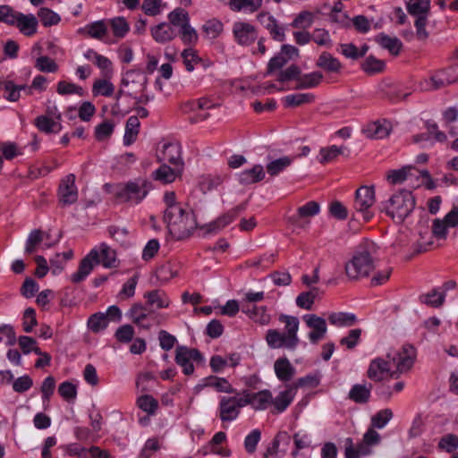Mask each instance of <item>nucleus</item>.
Returning <instances> with one entry per match:
<instances>
[{"label": "nucleus", "instance_id": "nucleus-1", "mask_svg": "<svg viewBox=\"0 0 458 458\" xmlns=\"http://www.w3.org/2000/svg\"><path fill=\"white\" fill-rule=\"evenodd\" d=\"M415 356L413 346L405 344L401 350L387 353L386 360L383 358L372 360L367 376L375 382H380L387 376L396 377L398 373L406 372L413 366Z\"/></svg>", "mask_w": 458, "mask_h": 458}, {"label": "nucleus", "instance_id": "nucleus-2", "mask_svg": "<svg viewBox=\"0 0 458 458\" xmlns=\"http://www.w3.org/2000/svg\"><path fill=\"white\" fill-rule=\"evenodd\" d=\"M101 264L106 268H114L119 266L116 251L106 242L94 247L81 260L78 270L71 276L73 284L84 281L93 271L94 267Z\"/></svg>", "mask_w": 458, "mask_h": 458}, {"label": "nucleus", "instance_id": "nucleus-3", "mask_svg": "<svg viewBox=\"0 0 458 458\" xmlns=\"http://www.w3.org/2000/svg\"><path fill=\"white\" fill-rule=\"evenodd\" d=\"M278 320L284 324V332L277 329H268L266 334V342L271 349H286L293 352L300 344L298 330L300 321L297 317L280 314Z\"/></svg>", "mask_w": 458, "mask_h": 458}, {"label": "nucleus", "instance_id": "nucleus-4", "mask_svg": "<svg viewBox=\"0 0 458 458\" xmlns=\"http://www.w3.org/2000/svg\"><path fill=\"white\" fill-rule=\"evenodd\" d=\"M171 209V212H164L163 216L169 235L175 241L190 237L198 225L193 211L186 205Z\"/></svg>", "mask_w": 458, "mask_h": 458}, {"label": "nucleus", "instance_id": "nucleus-5", "mask_svg": "<svg viewBox=\"0 0 458 458\" xmlns=\"http://www.w3.org/2000/svg\"><path fill=\"white\" fill-rule=\"evenodd\" d=\"M152 188V182L148 178L137 177L115 184L113 193L118 203L135 206L146 199Z\"/></svg>", "mask_w": 458, "mask_h": 458}, {"label": "nucleus", "instance_id": "nucleus-6", "mask_svg": "<svg viewBox=\"0 0 458 458\" xmlns=\"http://www.w3.org/2000/svg\"><path fill=\"white\" fill-rule=\"evenodd\" d=\"M416 199L412 192L400 190L387 200L380 203V210L385 212L396 223H403L414 210Z\"/></svg>", "mask_w": 458, "mask_h": 458}, {"label": "nucleus", "instance_id": "nucleus-7", "mask_svg": "<svg viewBox=\"0 0 458 458\" xmlns=\"http://www.w3.org/2000/svg\"><path fill=\"white\" fill-rule=\"evenodd\" d=\"M458 81V57L454 58L452 64L442 70L432 73L420 82V89L426 91L437 90Z\"/></svg>", "mask_w": 458, "mask_h": 458}, {"label": "nucleus", "instance_id": "nucleus-8", "mask_svg": "<svg viewBox=\"0 0 458 458\" xmlns=\"http://www.w3.org/2000/svg\"><path fill=\"white\" fill-rule=\"evenodd\" d=\"M374 268L371 253L365 249L356 251L351 260L345 264V273L351 280L367 277Z\"/></svg>", "mask_w": 458, "mask_h": 458}, {"label": "nucleus", "instance_id": "nucleus-9", "mask_svg": "<svg viewBox=\"0 0 458 458\" xmlns=\"http://www.w3.org/2000/svg\"><path fill=\"white\" fill-rule=\"evenodd\" d=\"M376 201L374 186H361L355 191L353 208L358 218L369 222L374 216L371 209Z\"/></svg>", "mask_w": 458, "mask_h": 458}, {"label": "nucleus", "instance_id": "nucleus-10", "mask_svg": "<svg viewBox=\"0 0 458 458\" xmlns=\"http://www.w3.org/2000/svg\"><path fill=\"white\" fill-rule=\"evenodd\" d=\"M217 106L211 99L207 98H200L199 99H192L185 102L182 106V110L184 113H194L192 116L189 117L191 123H196L208 118L209 114L205 112Z\"/></svg>", "mask_w": 458, "mask_h": 458}, {"label": "nucleus", "instance_id": "nucleus-11", "mask_svg": "<svg viewBox=\"0 0 458 458\" xmlns=\"http://www.w3.org/2000/svg\"><path fill=\"white\" fill-rule=\"evenodd\" d=\"M175 362L182 368V372L190 376L194 372V365L191 360L201 362L203 356L198 349L178 346L175 352Z\"/></svg>", "mask_w": 458, "mask_h": 458}, {"label": "nucleus", "instance_id": "nucleus-12", "mask_svg": "<svg viewBox=\"0 0 458 458\" xmlns=\"http://www.w3.org/2000/svg\"><path fill=\"white\" fill-rule=\"evenodd\" d=\"M75 175L69 174L64 176L59 184L57 195L62 206H70L78 200V189L75 184Z\"/></svg>", "mask_w": 458, "mask_h": 458}, {"label": "nucleus", "instance_id": "nucleus-13", "mask_svg": "<svg viewBox=\"0 0 458 458\" xmlns=\"http://www.w3.org/2000/svg\"><path fill=\"white\" fill-rule=\"evenodd\" d=\"M233 34L235 42L242 47L250 46L258 39V30L256 27L246 21L234 22Z\"/></svg>", "mask_w": 458, "mask_h": 458}, {"label": "nucleus", "instance_id": "nucleus-14", "mask_svg": "<svg viewBox=\"0 0 458 458\" xmlns=\"http://www.w3.org/2000/svg\"><path fill=\"white\" fill-rule=\"evenodd\" d=\"M157 159L159 162L169 163L174 166L184 167L182 147L178 142L165 143L157 154Z\"/></svg>", "mask_w": 458, "mask_h": 458}, {"label": "nucleus", "instance_id": "nucleus-15", "mask_svg": "<svg viewBox=\"0 0 458 458\" xmlns=\"http://www.w3.org/2000/svg\"><path fill=\"white\" fill-rule=\"evenodd\" d=\"M458 225V208L454 207L441 219H435L432 225V233L437 239H445L447 236V229L449 227H456Z\"/></svg>", "mask_w": 458, "mask_h": 458}, {"label": "nucleus", "instance_id": "nucleus-16", "mask_svg": "<svg viewBox=\"0 0 458 458\" xmlns=\"http://www.w3.org/2000/svg\"><path fill=\"white\" fill-rule=\"evenodd\" d=\"M121 84L123 87L131 86L128 91L129 96L137 94L138 91H146L148 85V77L139 70H129L122 78Z\"/></svg>", "mask_w": 458, "mask_h": 458}, {"label": "nucleus", "instance_id": "nucleus-17", "mask_svg": "<svg viewBox=\"0 0 458 458\" xmlns=\"http://www.w3.org/2000/svg\"><path fill=\"white\" fill-rule=\"evenodd\" d=\"M241 407L235 396H222L220 398L218 413L223 422H230L237 419Z\"/></svg>", "mask_w": 458, "mask_h": 458}, {"label": "nucleus", "instance_id": "nucleus-18", "mask_svg": "<svg viewBox=\"0 0 458 458\" xmlns=\"http://www.w3.org/2000/svg\"><path fill=\"white\" fill-rule=\"evenodd\" d=\"M308 327L311 328L312 331L309 333V339L312 344H317L321 340L327 330L326 320L315 314H306L303 316Z\"/></svg>", "mask_w": 458, "mask_h": 458}, {"label": "nucleus", "instance_id": "nucleus-19", "mask_svg": "<svg viewBox=\"0 0 458 458\" xmlns=\"http://www.w3.org/2000/svg\"><path fill=\"white\" fill-rule=\"evenodd\" d=\"M259 23L269 32L271 38L278 42L285 39L284 26L280 25L276 19L268 13H260L257 16Z\"/></svg>", "mask_w": 458, "mask_h": 458}, {"label": "nucleus", "instance_id": "nucleus-20", "mask_svg": "<svg viewBox=\"0 0 458 458\" xmlns=\"http://www.w3.org/2000/svg\"><path fill=\"white\" fill-rule=\"evenodd\" d=\"M247 208L246 203L239 204L238 206L234 207L233 208L230 209L224 215L220 216L218 218H216L215 221L210 223L208 225V233H217L223 228H225L226 225H230L240 213L243 212Z\"/></svg>", "mask_w": 458, "mask_h": 458}, {"label": "nucleus", "instance_id": "nucleus-21", "mask_svg": "<svg viewBox=\"0 0 458 458\" xmlns=\"http://www.w3.org/2000/svg\"><path fill=\"white\" fill-rule=\"evenodd\" d=\"M14 27L25 36H32L37 32L38 20L33 14H23L18 12L14 21Z\"/></svg>", "mask_w": 458, "mask_h": 458}, {"label": "nucleus", "instance_id": "nucleus-22", "mask_svg": "<svg viewBox=\"0 0 458 458\" xmlns=\"http://www.w3.org/2000/svg\"><path fill=\"white\" fill-rule=\"evenodd\" d=\"M274 370L276 377L281 382H289L296 373L295 368L285 356L280 357L275 361Z\"/></svg>", "mask_w": 458, "mask_h": 458}, {"label": "nucleus", "instance_id": "nucleus-23", "mask_svg": "<svg viewBox=\"0 0 458 458\" xmlns=\"http://www.w3.org/2000/svg\"><path fill=\"white\" fill-rule=\"evenodd\" d=\"M294 396L295 390L290 385L285 390L281 391L275 399L272 398V412L276 414L284 412L292 403V402L294 399Z\"/></svg>", "mask_w": 458, "mask_h": 458}, {"label": "nucleus", "instance_id": "nucleus-24", "mask_svg": "<svg viewBox=\"0 0 458 458\" xmlns=\"http://www.w3.org/2000/svg\"><path fill=\"white\" fill-rule=\"evenodd\" d=\"M182 171L183 168L178 166L170 167L163 164L152 173V178L163 183H170L173 182L176 177L182 175Z\"/></svg>", "mask_w": 458, "mask_h": 458}, {"label": "nucleus", "instance_id": "nucleus-25", "mask_svg": "<svg viewBox=\"0 0 458 458\" xmlns=\"http://www.w3.org/2000/svg\"><path fill=\"white\" fill-rule=\"evenodd\" d=\"M265 171L261 165H255L245 169L238 174V181L242 185H249L261 182L265 178Z\"/></svg>", "mask_w": 458, "mask_h": 458}, {"label": "nucleus", "instance_id": "nucleus-26", "mask_svg": "<svg viewBox=\"0 0 458 458\" xmlns=\"http://www.w3.org/2000/svg\"><path fill=\"white\" fill-rule=\"evenodd\" d=\"M371 384H355L348 393V398L359 404L369 403L371 395Z\"/></svg>", "mask_w": 458, "mask_h": 458}, {"label": "nucleus", "instance_id": "nucleus-27", "mask_svg": "<svg viewBox=\"0 0 458 458\" xmlns=\"http://www.w3.org/2000/svg\"><path fill=\"white\" fill-rule=\"evenodd\" d=\"M127 316L138 327L149 329L151 324L147 322L148 313L146 308L140 303H135L129 310Z\"/></svg>", "mask_w": 458, "mask_h": 458}, {"label": "nucleus", "instance_id": "nucleus-28", "mask_svg": "<svg viewBox=\"0 0 458 458\" xmlns=\"http://www.w3.org/2000/svg\"><path fill=\"white\" fill-rule=\"evenodd\" d=\"M319 204L316 201H309L305 205L300 207L297 209V215L293 216L290 218L293 224H296L301 227H304L309 225V221L305 222V225H302L300 222L301 218L309 217L316 216L319 213Z\"/></svg>", "mask_w": 458, "mask_h": 458}, {"label": "nucleus", "instance_id": "nucleus-29", "mask_svg": "<svg viewBox=\"0 0 458 458\" xmlns=\"http://www.w3.org/2000/svg\"><path fill=\"white\" fill-rule=\"evenodd\" d=\"M144 298L148 305L156 306L157 309L168 308L171 302L165 292L160 289L147 292Z\"/></svg>", "mask_w": 458, "mask_h": 458}, {"label": "nucleus", "instance_id": "nucleus-30", "mask_svg": "<svg viewBox=\"0 0 458 458\" xmlns=\"http://www.w3.org/2000/svg\"><path fill=\"white\" fill-rule=\"evenodd\" d=\"M242 312L249 315V317L262 326L268 325L271 320V316L267 311L266 306L258 307L253 305L251 308L249 306H242Z\"/></svg>", "mask_w": 458, "mask_h": 458}, {"label": "nucleus", "instance_id": "nucleus-31", "mask_svg": "<svg viewBox=\"0 0 458 458\" xmlns=\"http://www.w3.org/2000/svg\"><path fill=\"white\" fill-rule=\"evenodd\" d=\"M151 34L157 42L165 43L175 38L176 31L170 24L164 22L152 28Z\"/></svg>", "mask_w": 458, "mask_h": 458}, {"label": "nucleus", "instance_id": "nucleus-32", "mask_svg": "<svg viewBox=\"0 0 458 458\" xmlns=\"http://www.w3.org/2000/svg\"><path fill=\"white\" fill-rule=\"evenodd\" d=\"M316 65L327 72H339L342 69L340 61L328 52L321 53Z\"/></svg>", "mask_w": 458, "mask_h": 458}, {"label": "nucleus", "instance_id": "nucleus-33", "mask_svg": "<svg viewBox=\"0 0 458 458\" xmlns=\"http://www.w3.org/2000/svg\"><path fill=\"white\" fill-rule=\"evenodd\" d=\"M5 99L10 102H16L21 98V91L23 90L27 95L32 94V89L26 85H17L13 81H5L4 89Z\"/></svg>", "mask_w": 458, "mask_h": 458}, {"label": "nucleus", "instance_id": "nucleus-34", "mask_svg": "<svg viewBox=\"0 0 458 458\" xmlns=\"http://www.w3.org/2000/svg\"><path fill=\"white\" fill-rule=\"evenodd\" d=\"M204 386L212 387L219 393L233 394L235 389L232 386L229 381L225 377L216 376H209L204 378Z\"/></svg>", "mask_w": 458, "mask_h": 458}, {"label": "nucleus", "instance_id": "nucleus-35", "mask_svg": "<svg viewBox=\"0 0 458 458\" xmlns=\"http://www.w3.org/2000/svg\"><path fill=\"white\" fill-rule=\"evenodd\" d=\"M376 41L383 48L387 49L394 55H398L403 48V43L398 38H392L385 33H380L377 35Z\"/></svg>", "mask_w": 458, "mask_h": 458}, {"label": "nucleus", "instance_id": "nucleus-36", "mask_svg": "<svg viewBox=\"0 0 458 458\" xmlns=\"http://www.w3.org/2000/svg\"><path fill=\"white\" fill-rule=\"evenodd\" d=\"M140 123L138 116L131 115L128 118L123 135V144L125 146H130L135 142L140 131Z\"/></svg>", "mask_w": 458, "mask_h": 458}, {"label": "nucleus", "instance_id": "nucleus-37", "mask_svg": "<svg viewBox=\"0 0 458 458\" xmlns=\"http://www.w3.org/2000/svg\"><path fill=\"white\" fill-rule=\"evenodd\" d=\"M315 101V95L312 93H295L285 96L283 103L285 107H297L304 104H310Z\"/></svg>", "mask_w": 458, "mask_h": 458}, {"label": "nucleus", "instance_id": "nucleus-38", "mask_svg": "<svg viewBox=\"0 0 458 458\" xmlns=\"http://www.w3.org/2000/svg\"><path fill=\"white\" fill-rule=\"evenodd\" d=\"M346 149L347 148L344 146L337 147L335 145L321 148L318 160L322 165L334 162L340 155H343Z\"/></svg>", "mask_w": 458, "mask_h": 458}, {"label": "nucleus", "instance_id": "nucleus-39", "mask_svg": "<svg viewBox=\"0 0 458 458\" xmlns=\"http://www.w3.org/2000/svg\"><path fill=\"white\" fill-rule=\"evenodd\" d=\"M323 80V74L320 72H312L300 76L295 89H305L318 87Z\"/></svg>", "mask_w": 458, "mask_h": 458}, {"label": "nucleus", "instance_id": "nucleus-40", "mask_svg": "<svg viewBox=\"0 0 458 458\" xmlns=\"http://www.w3.org/2000/svg\"><path fill=\"white\" fill-rule=\"evenodd\" d=\"M419 300L427 306L439 308L445 302V293H440L439 288H433L430 292L420 294Z\"/></svg>", "mask_w": 458, "mask_h": 458}, {"label": "nucleus", "instance_id": "nucleus-41", "mask_svg": "<svg viewBox=\"0 0 458 458\" xmlns=\"http://www.w3.org/2000/svg\"><path fill=\"white\" fill-rule=\"evenodd\" d=\"M263 0H230L229 6L233 12L254 13L262 5Z\"/></svg>", "mask_w": 458, "mask_h": 458}, {"label": "nucleus", "instance_id": "nucleus-42", "mask_svg": "<svg viewBox=\"0 0 458 458\" xmlns=\"http://www.w3.org/2000/svg\"><path fill=\"white\" fill-rule=\"evenodd\" d=\"M294 157H282L277 159L272 160L267 165V174L275 177L278 175L280 173L284 172L287 167H289L294 160Z\"/></svg>", "mask_w": 458, "mask_h": 458}, {"label": "nucleus", "instance_id": "nucleus-43", "mask_svg": "<svg viewBox=\"0 0 458 458\" xmlns=\"http://www.w3.org/2000/svg\"><path fill=\"white\" fill-rule=\"evenodd\" d=\"M328 321L335 327H352L357 322V317L353 313L333 312L328 316Z\"/></svg>", "mask_w": 458, "mask_h": 458}, {"label": "nucleus", "instance_id": "nucleus-44", "mask_svg": "<svg viewBox=\"0 0 458 458\" xmlns=\"http://www.w3.org/2000/svg\"><path fill=\"white\" fill-rule=\"evenodd\" d=\"M380 435L375 430L374 428H369L363 435L362 441L360 443L363 448V455L371 454V446H375L380 443Z\"/></svg>", "mask_w": 458, "mask_h": 458}, {"label": "nucleus", "instance_id": "nucleus-45", "mask_svg": "<svg viewBox=\"0 0 458 458\" xmlns=\"http://www.w3.org/2000/svg\"><path fill=\"white\" fill-rule=\"evenodd\" d=\"M35 126L42 132L52 133L59 132L61 124L55 122L52 118L47 115H39L35 119Z\"/></svg>", "mask_w": 458, "mask_h": 458}, {"label": "nucleus", "instance_id": "nucleus-46", "mask_svg": "<svg viewBox=\"0 0 458 458\" xmlns=\"http://www.w3.org/2000/svg\"><path fill=\"white\" fill-rule=\"evenodd\" d=\"M84 30L89 38L98 40H102L107 34V26L103 20L87 24Z\"/></svg>", "mask_w": 458, "mask_h": 458}, {"label": "nucleus", "instance_id": "nucleus-47", "mask_svg": "<svg viewBox=\"0 0 458 458\" xmlns=\"http://www.w3.org/2000/svg\"><path fill=\"white\" fill-rule=\"evenodd\" d=\"M408 13L412 16L429 13L430 0H409L406 4Z\"/></svg>", "mask_w": 458, "mask_h": 458}, {"label": "nucleus", "instance_id": "nucleus-48", "mask_svg": "<svg viewBox=\"0 0 458 458\" xmlns=\"http://www.w3.org/2000/svg\"><path fill=\"white\" fill-rule=\"evenodd\" d=\"M138 407L148 416L155 415L158 409V402L150 394L140 395L137 399Z\"/></svg>", "mask_w": 458, "mask_h": 458}, {"label": "nucleus", "instance_id": "nucleus-49", "mask_svg": "<svg viewBox=\"0 0 458 458\" xmlns=\"http://www.w3.org/2000/svg\"><path fill=\"white\" fill-rule=\"evenodd\" d=\"M114 92V84L106 79L96 80L92 85L93 96L111 97Z\"/></svg>", "mask_w": 458, "mask_h": 458}, {"label": "nucleus", "instance_id": "nucleus-50", "mask_svg": "<svg viewBox=\"0 0 458 458\" xmlns=\"http://www.w3.org/2000/svg\"><path fill=\"white\" fill-rule=\"evenodd\" d=\"M87 324L92 332L98 333L107 327L108 319L105 313L98 312L89 318Z\"/></svg>", "mask_w": 458, "mask_h": 458}, {"label": "nucleus", "instance_id": "nucleus-51", "mask_svg": "<svg viewBox=\"0 0 458 458\" xmlns=\"http://www.w3.org/2000/svg\"><path fill=\"white\" fill-rule=\"evenodd\" d=\"M113 35L117 38H123L130 30L129 23L123 17H115L110 21Z\"/></svg>", "mask_w": 458, "mask_h": 458}, {"label": "nucleus", "instance_id": "nucleus-52", "mask_svg": "<svg viewBox=\"0 0 458 458\" xmlns=\"http://www.w3.org/2000/svg\"><path fill=\"white\" fill-rule=\"evenodd\" d=\"M38 16L44 27L56 25L61 21V17L58 13L47 7H41L38 11Z\"/></svg>", "mask_w": 458, "mask_h": 458}, {"label": "nucleus", "instance_id": "nucleus-53", "mask_svg": "<svg viewBox=\"0 0 458 458\" xmlns=\"http://www.w3.org/2000/svg\"><path fill=\"white\" fill-rule=\"evenodd\" d=\"M272 402V393L267 390H261L255 393L252 408L257 411L266 410Z\"/></svg>", "mask_w": 458, "mask_h": 458}, {"label": "nucleus", "instance_id": "nucleus-54", "mask_svg": "<svg viewBox=\"0 0 458 458\" xmlns=\"http://www.w3.org/2000/svg\"><path fill=\"white\" fill-rule=\"evenodd\" d=\"M384 61L377 59L373 55L368 56L361 64V69L368 74H375L384 71Z\"/></svg>", "mask_w": 458, "mask_h": 458}, {"label": "nucleus", "instance_id": "nucleus-55", "mask_svg": "<svg viewBox=\"0 0 458 458\" xmlns=\"http://www.w3.org/2000/svg\"><path fill=\"white\" fill-rule=\"evenodd\" d=\"M56 91L59 95L63 96L75 94L82 97L85 94L82 87L72 82H68L66 81H61L57 83Z\"/></svg>", "mask_w": 458, "mask_h": 458}, {"label": "nucleus", "instance_id": "nucleus-56", "mask_svg": "<svg viewBox=\"0 0 458 458\" xmlns=\"http://www.w3.org/2000/svg\"><path fill=\"white\" fill-rule=\"evenodd\" d=\"M114 130V123L111 120H106L95 128V138L98 141H103L111 137Z\"/></svg>", "mask_w": 458, "mask_h": 458}, {"label": "nucleus", "instance_id": "nucleus-57", "mask_svg": "<svg viewBox=\"0 0 458 458\" xmlns=\"http://www.w3.org/2000/svg\"><path fill=\"white\" fill-rule=\"evenodd\" d=\"M393 411L391 409H383L377 411L371 418V427L374 428L381 429L391 420L393 418Z\"/></svg>", "mask_w": 458, "mask_h": 458}, {"label": "nucleus", "instance_id": "nucleus-58", "mask_svg": "<svg viewBox=\"0 0 458 458\" xmlns=\"http://www.w3.org/2000/svg\"><path fill=\"white\" fill-rule=\"evenodd\" d=\"M182 57L188 72H192L199 65V63H203V59L191 48L184 49L182 53Z\"/></svg>", "mask_w": 458, "mask_h": 458}, {"label": "nucleus", "instance_id": "nucleus-59", "mask_svg": "<svg viewBox=\"0 0 458 458\" xmlns=\"http://www.w3.org/2000/svg\"><path fill=\"white\" fill-rule=\"evenodd\" d=\"M23 354L27 355L33 352L36 354H41V350L37 346V341L31 336L21 335L17 340Z\"/></svg>", "mask_w": 458, "mask_h": 458}, {"label": "nucleus", "instance_id": "nucleus-60", "mask_svg": "<svg viewBox=\"0 0 458 458\" xmlns=\"http://www.w3.org/2000/svg\"><path fill=\"white\" fill-rule=\"evenodd\" d=\"M43 241V233L39 229L32 230L26 241L25 253L31 254L37 250V247Z\"/></svg>", "mask_w": 458, "mask_h": 458}, {"label": "nucleus", "instance_id": "nucleus-61", "mask_svg": "<svg viewBox=\"0 0 458 458\" xmlns=\"http://www.w3.org/2000/svg\"><path fill=\"white\" fill-rule=\"evenodd\" d=\"M320 384V377L318 374H308L305 377L298 378L291 386L296 391L298 388L305 386L315 388Z\"/></svg>", "mask_w": 458, "mask_h": 458}, {"label": "nucleus", "instance_id": "nucleus-62", "mask_svg": "<svg viewBox=\"0 0 458 458\" xmlns=\"http://www.w3.org/2000/svg\"><path fill=\"white\" fill-rule=\"evenodd\" d=\"M202 28L207 36L216 38L222 33L224 25L219 20L211 19L206 21Z\"/></svg>", "mask_w": 458, "mask_h": 458}, {"label": "nucleus", "instance_id": "nucleus-63", "mask_svg": "<svg viewBox=\"0 0 458 458\" xmlns=\"http://www.w3.org/2000/svg\"><path fill=\"white\" fill-rule=\"evenodd\" d=\"M361 333L360 328L350 330L348 335L340 340V344L346 346L349 350L355 348L360 341Z\"/></svg>", "mask_w": 458, "mask_h": 458}, {"label": "nucleus", "instance_id": "nucleus-64", "mask_svg": "<svg viewBox=\"0 0 458 458\" xmlns=\"http://www.w3.org/2000/svg\"><path fill=\"white\" fill-rule=\"evenodd\" d=\"M438 448L447 453H453L458 448V436L454 434L445 435L438 442Z\"/></svg>", "mask_w": 458, "mask_h": 458}]
</instances>
